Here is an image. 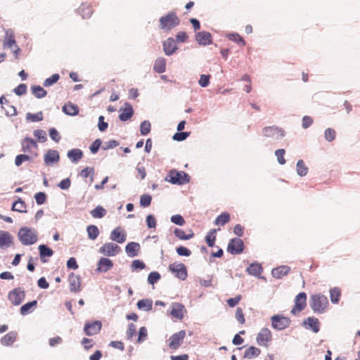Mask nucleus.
<instances>
[{
  "mask_svg": "<svg viewBox=\"0 0 360 360\" xmlns=\"http://www.w3.org/2000/svg\"><path fill=\"white\" fill-rule=\"evenodd\" d=\"M134 114V110L131 105L126 103L125 108L124 109H120V114L119 115V118L121 121H127L129 120Z\"/></svg>",
  "mask_w": 360,
  "mask_h": 360,
  "instance_id": "obj_26",
  "label": "nucleus"
},
{
  "mask_svg": "<svg viewBox=\"0 0 360 360\" xmlns=\"http://www.w3.org/2000/svg\"><path fill=\"white\" fill-rule=\"evenodd\" d=\"M13 243V237L11 235L4 231H0V248L6 249Z\"/></svg>",
  "mask_w": 360,
  "mask_h": 360,
  "instance_id": "obj_21",
  "label": "nucleus"
},
{
  "mask_svg": "<svg viewBox=\"0 0 360 360\" xmlns=\"http://www.w3.org/2000/svg\"><path fill=\"white\" fill-rule=\"evenodd\" d=\"M99 252L106 256H115L120 252V247L112 243H105L101 247Z\"/></svg>",
  "mask_w": 360,
  "mask_h": 360,
  "instance_id": "obj_14",
  "label": "nucleus"
},
{
  "mask_svg": "<svg viewBox=\"0 0 360 360\" xmlns=\"http://www.w3.org/2000/svg\"><path fill=\"white\" fill-rule=\"evenodd\" d=\"M196 41L200 45H208L212 43V36L208 32L202 31L197 33Z\"/></svg>",
  "mask_w": 360,
  "mask_h": 360,
  "instance_id": "obj_25",
  "label": "nucleus"
},
{
  "mask_svg": "<svg viewBox=\"0 0 360 360\" xmlns=\"http://www.w3.org/2000/svg\"><path fill=\"white\" fill-rule=\"evenodd\" d=\"M186 337V331L182 330L173 334L169 339V347L171 349H177L183 343Z\"/></svg>",
  "mask_w": 360,
  "mask_h": 360,
  "instance_id": "obj_12",
  "label": "nucleus"
},
{
  "mask_svg": "<svg viewBox=\"0 0 360 360\" xmlns=\"http://www.w3.org/2000/svg\"><path fill=\"white\" fill-rule=\"evenodd\" d=\"M60 78V75L57 73L52 75L50 77L46 79L44 82V86L47 87L56 83Z\"/></svg>",
  "mask_w": 360,
  "mask_h": 360,
  "instance_id": "obj_49",
  "label": "nucleus"
},
{
  "mask_svg": "<svg viewBox=\"0 0 360 360\" xmlns=\"http://www.w3.org/2000/svg\"><path fill=\"white\" fill-rule=\"evenodd\" d=\"M256 340L259 346L268 347L272 340V334L271 330L267 328H262L257 334Z\"/></svg>",
  "mask_w": 360,
  "mask_h": 360,
  "instance_id": "obj_10",
  "label": "nucleus"
},
{
  "mask_svg": "<svg viewBox=\"0 0 360 360\" xmlns=\"http://www.w3.org/2000/svg\"><path fill=\"white\" fill-rule=\"evenodd\" d=\"M26 118L31 122H39L43 120V115L41 112H37L36 114L27 113Z\"/></svg>",
  "mask_w": 360,
  "mask_h": 360,
  "instance_id": "obj_52",
  "label": "nucleus"
},
{
  "mask_svg": "<svg viewBox=\"0 0 360 360\" xmlns=\"http://www.w3.org/2000/svg\"><path fill=\"white\" fill-rule=\"evenodd\" d=\"M13 91L14 93L18 96L24 95L27 91V86L25 84H20L16 88H15Z\"/></svg>",
  "mask_w": 360,
  "mask_h": 360,
  "instance_id": "obj_63",
  "label": "nucleus"
},
{
  "mask_svg": "<svg viewBox=\"0 0 360 360\" xmlns=\"http://www.w3.org/2000/svg\"><path fill=\"white\" fill-rule=\"evenodd\" d=\"M302 325L305 328L311 329L315 333H317L319 331L320 323L318 319L314 316L308 317L304 319Z\"/></svg>",
  "mask_w": 360,
  "mask_h": 360,
  "instance_id": "obj_19",
  "label": "nucleus"
},
{
  "mask_svg": "<svg viewBox=\"0 0 360 360\" xmlns=\"http://www.w3.org/2000/svg\"><path fill=\"white\" fill-rule=\"evenodd\" d=\"M102 328V323L100 321H94L86 323L84 331L86 335L91 336L98 334Z\"/></svg>",
  "mask_w": 360,
  "mask_h": 360,
  "instance_id": "obj_15",
  "label": "nucleus"
},
{
  "mask_svg": "<svg viewBox=\"0 0 360 360\" xmlns=\"http://www.w3.org/2000/svg\"><path fill=\"white\" fill-rule=\"evenodd\" d=\"M244 248L243 242L240 238H233L229 243L227 251L232 255H238L243 252Z\"/></svg>",
  "mask_w": 360,
  "mask_h": 360,
  "instance_id": "obj_13",
  "label": "nucleus"
},
{
  "mask_svg": "<svg viewBox=\"0 0 360 360\" xmlns=\"http://www.w3.org/2000/svg\"><path fill=\"white\" fill-rule=\"evenodd\" d=\"M341 295V291L338 288H334L330 290V300L333 303H338Z\"/></svg>",
  "mask_w": 360,
  "mask_h": 360,
  "instance_id": "obj_48",
  "label": "nucleus"
},
{
  "mask_svg": "<svg viewBox=\"0 0 360 360\" xmlns=\"http://www.w3.org/2000/svg\"><path fill=\"white\" fill-rule=\"evenodd\" d=\"M272 327L278 330H284L289 327L291 320L281 315H274L271 318Z\"/></svg>",
  "mask_w": 360,
  "mask_h": 360,
  "instance_id": "obj_9",
  "label": "nucleus"
},
{
  "mask_svg": "<svg viewBox=\"0 0 360 360\" xmlns=\"http://www.w3.org/2000/svg\"><path fill=\"white\" fill-rule=\"evenodd\" d=\"M171 221L175 224L183 226L185 224V220L180 214H175L171 217Z\"/></svg>",
  "mask_w": 360,
  "mask_h": 360,
  "instance_id": "obj_62",
  "label": "nucleus"
},
{
  "mask_svg": "<svg viewBox=\"0 0 360 360\" xmlns=\"http://www.w3.org/2000/svg\"><path fill=\"white\" fill-rule=\"evenodd\" d=\"M227 37L231 41L236 42L239 46L243 47L245 46V41L243 38L237 33L229 34Z\"/></svg>",
  "mask_w": 360,
  "mask_h": 360,
  "instance_id": "obj_40",
  "label": "nucleus"
},
{
  "mask_svg": "<svg viewBox=\"0 0 360 360\" xmlns=\"http://www.w3.org/2000/svg\"><path fill=\"white\" fill-rule=\"evenodd\" d=\"M112 266L113 263L110 259L101 257L98 262L96 271L99 272H106L112 269Z\"/></svg>",
  "mask_w": 360,
  "mask_h": 360,
  "instance_id": "obj_24",
  "label": "nucleus"
},
{
  "mask_svg": "<svg viewBox=\"0 0 360 360\" xmlns=\"http://www.w3.org/2000/svg\"><path fill=\"white\" fill-rule=\"evenodd\" d=\"M37 306V301L33 300L32 302H27L25 304H23L20 309V314L22 316L27 315L28 314L31 313L34 311V309Z\"/></svg>",
  "mask_w": 360,
  "mask_h": 360,
  "instance_id": "obj_31",
  "label": "nucleus"
},
{
  "mask_svg": "<svg viewBox=\"0 0 360 360\" xmlns=\"http://www.w3.org/2000/svg\"><path fill=\"white\" fill-rule=\"evenodd\" d=\"M160 28L169 32L180 23V19L175 12H169L160 18Z\"/></svg>",
  "mask_w": 360,
  "mask_h": 360,
  "instance_id": "obj_2",
  "label": "nucleus"
},
{
  "mask_svg": "<svg viewBox=\"0 0 360 360\" xmlns=\"http://www.w3.org/2000/svg\"><path fill=\"white\" fill-rule=\"evenodd\" d=\"M26 205L23 200L20 198H18L15 202H13L12 206V210L17 211L19 212H26Z\"/></svg>",
  "mask_w": 360,
  "mask_h": 360,
  "instance_id": "obj_45",
  "label": "nucleus"
},
{
  "mask_svg": "<svg viewBox=\"0 0 360 360\" xmlns=\"http://www.w3.org/2000/svg\"><path fill=\"white\" fill-rule=\"evenodd\" d=\"M152 198L150 195H142L140 198V205L143 207H148L151 203Z\"/></svg>",
  "mask_w": 360,
  "mask_h": 360,
  "instance_id": "obj_53",
  "label": "nucleus"
},
{
  "mask_svg": "<svg viewBox=\"0 0 360 360\" xmlns=\"http://www.w3.org/2000/svg\"><path fill=\"white\" fill-rule=\"evenodd\" d=\"M34 198L38 205H42L46 200V195L44 192H39L34 195Z\"/></svg>",
  "mask_w": 360,
  "mask_h": 360,
  "instance_id": "obj_59",
  "label": "nucleus"
},
{
  "mask_svg": "<svg viewBox=\"0 0 360 360\" xmlns=\"http://www.w3.org/2000/svg\"><path fill=\"white\" fill-rule=\"evenodd\" d=\"M59 159V153L56 150H49L44 155V162L46 165L58 162Z\"/></svg>",
  "mask_w": 360,
  "mask_h": 360,
  "instance_id": "obj_22",
  "label": "nucleus"
},
{
  "mask_svg": "<svg viewBox=\"0 0 360 360\" xmlns=\"http://www.w3.org/2000/svg\"><path fill=\"white\" fill-rule=\"evenodd\" d=\"M230 221V214L228 212H223L215 219V224L224 226Z\"/></svg>",
  "mask_w": 360,
  "mask_h": 360,
  "instance_id": "obj_42",
  "label": "nucleus"
},
{
  "mask_svg": "<svg viewBox=\"0 0 360 360\" xmlns=\"http://www.w3.org/2000/svg\"><path fill=\"white\" fill-rule=\"evenodd\" d=\"M137 307L140 309L150 311L152 309L153 301L149 299H143V300H139L137 303Z\"/></svg>",
  "mask_w": 360,
  "mask_h": 360,
  "instance_id": "obj_41",
  "label": "nucleus"
},
{
  "mask_svg": "<svg viewBox=\"0 0 360 360\" xmlns=\"http://www.w3.org/2000/svg\"><path fill=\"white\" fill-rule=\"evenodd\" d=\"M17 333L15 331H11L6 334L1 339V343L4 346H10L16 340Z\"/></svg>",
  "mask_w": 360,
  "mask_h": 360,
  "instance_id": "obj_29",
  "label": "nucleus"
},
{
  "mask_svg": "<svg viewBox=\"0 0 360 360\" xmlns=\"http://www.w3.org/2000/svg\"><path fill=\"white\" fill-rule=\"evenodd\" d=\"M34 136L37 138L39 141L44 142L46 141V134L42 129H36L34 131Z\"/></svg>",
  "mask_w": 360,
  "mask_h": 360,
  "instance_id": "obj_57",
  "label": "nucleus"
},
{
  "mask_svg": "<svg viewBox=\"0 0 360 360\" xmlns=\"http://www.w3.org/2000/svg\"><path fill=\"white\" fill-rule=\"evenodd\" d=\"M151 124L149 121L145 120L141 124L140 131L143 136L147 135L150 131Z\"/></svg>",
  "mask_w": 360,
  "mask_h": 360,
  "instance_id": "obj_50",
  "label": "nucleus"
},
{
  "mask_svg": "<svg viewBox=\"0 0 360 360\" xmlns=\"http://www.w3.org/2000/svg\"><path fill=\"white\" fill-rule=\"evenodd\" d=\"M153 70L157 73H162L166 70V60L164 58H158L155 60Z\"/></svg>",
  "mask_w": 360,
  "mask_h": 360,
  "instance_id": "obj_34",
  "label": "nucleus"
},
{
  "mask_svg": "<svg viewBox=\"0 0 360 360\" xmlns=\"http://www.w3.org/2000/svg\"><path fill=\"white\" fill-rule=\"evenodd\" d=\"M307 306V294L304 292H300L295 299V305L290 313L293 315L302 311Z\"/></svg>",
  "mask_w": 360,
  "mask_h": 360,
  "instance_id": "obj_11",
  "label": "nucleus"
},
{
  "mask_svg": "<svg viewBox=\"0 0 360 360\" xmlns=\"http://www.w3.org/2000/svg\"><path fill=\"white\" fill-rule=\"evenodd\" d=\"M68 281L71 292H77L81 290V278L79 276L72 272L69 275Z\"/></svg>",
  "mask_w": 360,
  "mask_h": 360,
  "instance_id": "obj_18",
  "label": "nucleus"
},
{
  "mask_svg": "<svg viewBox=\"0 0 360 360\" xmlns=\"http://www.w3.org/2000/svg\"><path fill=\"white\" fill-rule=\"evenodd\" d=\"M148 337V331L146 327L143 326L139 329L137 342L142 343Z\"/></svg>",
  "mask_w": 360,
  "mask_h": 360,
  "instance_id": "obj_56",
  "label": "nucleus"
},
{
  "mask_svg": "<svg viewBox=\"0 0 360 360\" xmlns=\"http://www.w3.org/2000/svg\"><path fill=\"white\" fill-rule=\"evenodd\" d=\"M297 172L301 176H305L308 172V168L302 160H300L297 162Z\"/></svg>",
  "mask_w": 360,
  "mask_h": 360,
  "instance_id": "obj_47",
  "label": "nucleus"
},
{
  "mask_svg": "<svg viewBox=\"0 0 360 360\" xmlns=\"http://www.w3.org/2000/svg\"><path fill=\"white\" fill-rule=\"evenodd\" d=\"M140 248H141L140 245L138 243L130 242L127 245V246L125 248V250H126L127 254L129 257H134L139 255Z\"/></svg>",
  "mask_w": 360,
  "mask_h": 360,
  "instance_id": "obj_27",
  "label": "nucleus"
},
{
  "mask_svg": "<svg viewBox=\"0 0 360 360\" xmlns=\"http://www.w3.org/2000/svg\"><path fill=\"white\" fill-rule=\"evenodd\" d=\"M189 135L190 132L179 131L174 135L173 139L175 141H181L185 140L188 136H189Z\"/></svg>",
  "mask_w": 360,
  "mask_h": 360,
  "instance_id": "obj_61",
  "label": "nucleus"
},
{
  "mask_svg": "<svg viewBox=\"0 0 360 360\" xmlns=\"http://www.w3.org/2000/svg\"><path fill=\"white\" fill-rule=\"evenodd\" d=\"M18 237L20 241L25 245H32L35 243L38 239L35 230L27 227L21 228L19 230Z\"/></svg>",
  "mask_w": 360,
  "mask_h": 360,
  "instance_id": "obj_4",
  "label": "nucleus"
},
{
  "mask_svg": "<svg viewBox=\"0 0 360 360\" xmlns=\"http://www.w3.org/2000/svg\"><path fill=\"white\" fill-rule=\"evenodd\" d=\"M285 151L284 149H278L275 152V155L277 157L278 162L281 165H284L285 163V160L284 158V155Z\"/></svg>",
  "mask_w": 360,
  "mask_h": 360,
  "instance_id": "obj_58",
  "label": "nucleus"
},
{
  "mask_svg": "<svg viewBox=\"0 0 360 360\" xmlns=\"http://www.w3.org/2000/svg\"><path fill=\"white\" fill-rule=\"evenodd\" d=\"M290 270V269L288 266H281L272 270V275L276 278H281L283 276H286L289 273Z\"/></svg>",
  "mask_w": 360,
  "mask_h": 360,
  "instance_id": "obj_32",
  "label": "nucleus"
},
{
  "mask_svg": "<svg viewBox=\"0 0 360 360\" xmlns=\"http://www.w3.org/2000/svg\"><path fill=\"white\" fill-rule=\"evenodd\" d=\"M30 157L26 154H20L15 157V164L16 166H20L23 162L30 160Z\"/></svg>",
  "mask_w": 360,
  "mask_h": 360,
  "instance_id": "obj_54",
  "label": "nucleus"
},
{
  "mask_svg": "<svg viewBox=\"0 0 360 360\" xmlns=\"http://www.w3.org/2000/svg\"><path fill=\"white\" fill-rule=\"evenodd\" d=\"M186 312L185 307L179 302H174L172 304V310L170 314L172 317L182 319L184 318V314Z\"/></svg>",
  "mask_w": 360,
  "mask_h": 360,
  "instance_id": "obj_17",
  "label": "nucleus"
},
{
  "mask_svg": "<svg viewBox=\"0 0 360 360\" xmlns=\"http://www.w3.org/2000/svg\"><path fill=\"white\" fill-rule=\"evenodd\" d=\"M169 271L176 278L184 281L188 277L187 269L184 264L174 262L169 265Z\"/></svg>",
  "mask_w": 360,
  "mask_h": 360,
  "instance_id": "obj_6",
  "label": "nucleus"
},
{
  "mask_svg": "<svg viewBox=\"0 0 360 360\" xmlns=\"http://www.w3.org/2000/svg\"><path fill=\"white\" fill-rule=\"evenodd\" d=\"M32 94L37 98H42L47 94V91L39 85H34L31 87Z\"/></svg>",
  "mask_w": 360,
  "mask_h": 360,
  "instance_id": "obj_36",
  "label": "nucleus"
},
{
  "mask_svg": "<svg viewBox=\"0 0 360 360\" xmlns=\"http://www.w3.org/2000/svg\"><path fill=\"white\" fill-rule=\"evenodd\" d=\"M174 235L180 240H188L193 237V232L190 230L189 233L186 234L184 231L180 229H176L174 231Z\"/></svg>",
  "mask_w": 360,
  "mask_h": 360,
  "instance_id": "obj_37",
  "label": "nucleus"
},
{
  "mask_svg": "<svg viewBox=\"0 0 360 360\" xmlns=\"http://www.w3.org/2000/svg\"><path fill=\"white\" fill-rule=\"evenodd\" d=\"M335 136H336V132H335V129H333L332 128H328L325 130L324 136H325V139L328 141L331 142V141H334L335 139Z\"/></svg>",
  "mask_w": 360,
  "mask_h": 360,
  "instance_id": "obj_51",
  "label": "nucleus"
},
{
  "mask_svg": "<svg viewBox=\"0 0 360 360\" xmlns=\"http://www.w3.org/2000/svg\"><path fill=\"white\" fill-rule=\"evenodd\" d=\"M133 270L143 269L146 267L145 263L139 259L134 260L131 265Z\"/></svg>",
  "mask_w": 360,
  "mask_h": 360,
  "instance_id": "obj_60",
  "label": "nucleus"
},
{
  "mask_svg": "<svg viewBox=\"0 0 360 360\" xmlns=\"http://www.w3.org/2000/svg\"><path fill=\"white\" fill-rule=\"evenodd\" d=\"M88 237L91 240H95L99 235V230L95 225H89L86 229Z\"/></svg>",
  "mask_w": 360,
  "mask_h": 360,
  "instance_id": "obj_44",
  "label": "nucleus"
},
{
  "mask_svg": "<svg viewBox=\"0 0 360 360\" xmlns=\"http://www.w3.org/2000/svg\"><path fill=\"white\" fill-rule=\"evenodd\" d=\"M160 279V275L157 271H153V272L150 273L148 276V282L152 285L157 283Z\"/></svg>",
  "mask_w": 360,
  "mask_h": 360,
  "instance_id": "obj_55",
  "label": "nucleus"
},
{
  "mask_svg": "<svg viewBox=\"0 0 360 360\" xmlns=\"http://www.w3.org/2000/svg\"><path fill=\"white\" fill-rule=\"evenodd\" d=\"M78 13L82 16L83 18H89L93 13V9L91 4L83 3L78 8Z\"/></svg>",
  "mask_w": 360,
  "mask_h": 360,
  "instance_id": "obj_28",
  "label": "nucleus"
},
{
  "mask_svg": "<svg viewBox=\"0 0 360 360\" xmlns=\"http://www.w3.org/2000/svg\"><path fill=\"white\" fill-rule=\"evenodd\" d=\"M21 144L22 150L24 153H28L32 157L38 155V145L34 139L26 137L23 139Z\"/></svg>",
  "mask_w": 360,
  "mask_h": 360,
  "instance_id": "obj_8",
  "label": "nucleus"
},
{
  "mask_svg": "<svg viewBox=\"0 0 360 360\" xmlns=\"http://www.w3.org/2000/svg\"><path fill=\"white\" fill-rule=\"evenodd\" d=\"M309 304L314 313L323 314L328 306V300L324 295L314 294L310 297Z\"/></svg>",
  "mask_w": 360,
  "mask_h": 360,
  "instance_id": "obj_1",
  "label": "nucleus"
},
{
  "mask_svg": "<svg viewBox=\"0 0 360 360\" xmlns=\"http://www.w3.org/2000/svg\"><path fill=\"white\" fill-rule=\"evenodd\" d=\"M3 46L4 49H13V52L15 55V58H18V53L20 51V48L16 45L15 39V34L11 30L6 31L5 37L3 41Z\"/></svg>",
  "mask_w": 360,
  "mask_h": 360,
  "instance_id": "obj_5",
  "label": "nucleus"
},
{
  "mask_svg": "<svg viewBox=\"0 0 360 360\" xmlns=\"http://www.w3.org/2000/svg\"><path fill=\"white\" fill-rule=\"evenodd\" d=\"M90 213L94 218H102L106 214V210L103 207L98 205Z\"/></svg>",
  "mask_w": 360,
  "mask_h": 360,
  "instance_id": "obj_43",
  "label": "nucleus"
},
{
  "mask_svg": "<svg viewBox=\"0 0 360 360\" xmlns=\"http://www.w3.org/2000/svg\"><path fill=\"white\" fill-rule=\"evenodd\" d=\"M165 181L172 184L183 185L189 182L190 176L184 171L172 169L165 177Z\"/></svg>",
  "mask_w": 360,
  "mask_h": 360,
  "instance_id": "obj_3",
  "label": "nucleus"
},
{
  "mask_svg": "<svg viewBox=\"0 0 360 360\" xmlns=\"http://www.w3.org/2000/svg\"><path fill=\"white\" fill-rule=\"evenodd\" d=\"M210 75H201L198 82L200 86L202 87L207 86L210 84Z\"/></svg>",
  "mask_w": 360,
  "mask_h": 360,
  "instance_id": "obj_64",
  "label": "nucleus"
},
{
  "mask_svg": "<svg viewBox=\"0 0 360 360\" xmlns=\"http://www.w3.org/2000/svg\"><path fill=\"white\" fill-rule=\"evenodd\" d=\"M25 291L22 288H15L8 294V299L14 306L20 305L25 298Z\"/></svg>",
  "mask_w": 360,
  "mask_h": 360,
  "instance_id": "obj_7",
  "label": "nucleus"
},
{
  "mask_svg": "<svg viewBox=\"0 0 360 360\" xmlns=\"http://www.w3.org/2000/svg\"><path fill=\"white\" fill-rule=\"evenodd\" d=\"M40 257L43 259L45 257H51L53 251L45 245H40L39 246Z\"/></svg>",
  "mask_w": 360,
  "mask_h": 360,
  "instance_id": "obj_46",
  "label": "nucleus"
},
{
  "mask_svg": "<svg viewBox=\"0 0 360 360\" xmlns=\"http://www.w3.org/2000/svg\"><path fill=\"white\" fill-rule=\"evenodd\" d=\"M219 229H212L208 232L205 237V240L209 247H213L215 243L216 240V234L217 231H219Z\"/></svg>",
  "mask_w": 360,
  "mask_h": 360,
  "instance_id": "obj_39",
  "label": "nucleus"
},
{
  "mask_svg": "<svg viewBox=\"0 0 360 360\" xmlns=\"http://www.w3.org/2000/svg\"><path fill=\"white\" fill-rule=\"evenodd\" d=\"M63 111L68 115L74 116L78 114L79 107L71 102H68L63 105Z\"/></svg>",
  "mask_w": 360,
  "mask_h": 360,
  "instance_id": "obj_30",
  "label": "nucleus"
},
{
  "mask_svg": "<svg viewBox=\"0 0 360 360\" xmlns=\"http://www.w3.org/2000/svg\"><path fill=\"white\" fill-rule=\"evenodd\" d=\"M83 153L80 149L75 148L68 151V157L73 162H77L82 159Z\"/></svg>",
  "mask_w": 360,
  "mask_h": 360,
  "instance_id": "obj_33",
  "label": "nucleus"
},
{
  "mask_svg": "<svg viewBox=\"0 0 360 360\" xmlns=\"http://www.w3.org/2000/svg\"><path fill=\"white\" fill-rule=\"evenodd\" d=\"M264 135L266 137L280 139L284 136V131L278 127H266L263 129Z\"/></svg>",
  "mask_w": 360,
  "mask_h": 360,
  "instance_id": "obj_16",
  "label": "nucleus"
},
{
  "mask_svg": "<svg viewBox=\"0 0 360 360\" xmlns=\"http://www.w3.org/2000/svg\"><path fill=\"white\" fill-rule=\"evenodd\" d=\"M261 354V350L254 346L250 347L244 353V358L252 359L258 356Z\"/></svg>",
  "mask_w": 360,
  "mask_h": 360,
  "instance_id": "obj_35",
  "label": "nucleus"
},
{
  "mask_svg": "<svg viewBox=\"0 0 360 360\" xmlns=\"http://www.w3.org/2000/svg\"><path fill=\"white\" fill-rule=\"evenodd\" d=\"M247 271L250 275L258 276L262 272V267L258 264H252L248 267Z\"/></svg>",
  "mask_w": 360,
  "mask_h": 360,
  "instance_id": "obj_38",
  "label": "nucleus"
},
{
  "mask_svg": "<svg viewBox=\"0 0 360 360\" xmlns=\"http://www.w3.org/2000/svg\"><path fill=\"white\" fill-rule=\"evenodd\" d=\"M110 239L118 243H122L127 239L126 232L120 227H117L111 232Z\"/></svg>",
  "mask_w": 360,
  "mask_h": 360,
  "instance_id": "obj_20",
  "label": "nucleus"
},
{
  "mask_svg": "<svg viewBox=\"0 0 360 360\" xmlns=\"http://www.w3.org/2000/svg\"><path fill=\"white\" fill-rule=\"evenodd\" d=\"M163 49L166 55L170 56L175 52L177 46L174 39L172 37L168 38L163 42Z\"/></svg>",
  "mask_w": 360,
  "mask_h": 360,
  "instance_id": "obj_23",
  "label": "nucleus"
}]
</instances>
